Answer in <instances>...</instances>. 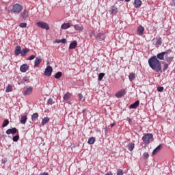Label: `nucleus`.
Segmentation results:
<instances>
[{
    "label": "nucleus",
    "mask_w": 175,
    "mask_h": 175,
    "mask_svg": "<svg viewBox=\"0 0 175 175\" xmlns=\"http://www.w3.org/2000/svg\"><path fill=\"white\" fill-rule=\"evenodd\" d=\"M148 64L150 68L155 72H161L162 70V67L161 66V62H159V59H158L157 56H152L148 59Z\"/></svg>",
    "instance_id": "f257e3e1"
},
{
    "label": "nucleus",
    "mask_w": 175,
    "mask_h": 175,
    "mask_svg": "<svg viewBox=\"0 0 175 175\" xmlns=\"http://www.w3.org/2000/svg\"><path fill=\"white\" fill-rule=\"evenodd\" d=\"M170 53H172V49H168L164 52L158 53L157 58L160 61H165H165L167 62V64H169V65H170V64L172 63V61H173V59H174L173 57L167 56L169 55V54H170Z\"/></svg>",
    "instance_id": "f03ea898"
},
{
    "label": "nucleus",
    "mask_w": 175,
    "mask_h": 175,
    "mask_svg": "<svg viewBox=\"0 0 175 175\" xmlns=\"http://www.w3.org/2000/svg\"><path fill=\"white\" fill-rule=\"evenodd\" d=\"M153 135L151 133L144 134L142 140L145 144H150L152 140Z\"/></svg>",
    "instance_id": "7ed1b4c3"
},
{
    "label": "nucleus",
    "mask_w": 175,
    "mask_h": 175,
    "mask_svg": "<svg viewBox=\"0 0 175 175\" xmlns=\"http://www.w3.org/2000/svg\"><path fill=\"white\" fill-rule=\"evenodd\" d=\"M37 27L39 28H42V29H46V31H49L50 29V27L49 26V24L46 23L43 21H39L36 23Z\"/></svg>",
    "instance_id": "20e7f679"
},
{
    "label": "nucleus",
    "mask_w": 175,
    "mask_h": 175,
    "mask_svg": "<svg viewBox=\"0 0 175 175\" xmlns=\"http://www.w3.org/2000/svg\"><path fill=\"white\" fill-rule=\"evenodd\" d=\"M95 38L99 42H102V40H105V39H106V33L103 31L98 33L95 36Z\"/></svg>",
    "instance_id": "39448f33"
},
{
    "label": "nucleus",
    "mask_w": 175,
    "mask_h": 175,
    "mask_svg": "<svg viewBox=\"0 0 175 175\" xmlns=\"http://www.w3.org/2000/svg\"><path fill=\"white\" fill-rule=\"evenodd\" d=\"M23 10V7L20 4H15L13 5L12 8V12L14 13H21V12Z\"/></svg>",
    "instance_id": "423d86ee"
},
{
    "label": "nucleus",
    "mask_w": 175,
    "mask_h": 175,
    "mask_svg": "<svg viewBox=\"0 0 175 175\" xmlns=\"http://www.w3.org/2000/svg\"><path fill=\"white\" fill-rule=\"evenodd\" d=\"M53 73V67L48 66L44 72V76H47L48 77H50L51 76V74Z\"/></svg>",
    "instance_id": "0eeeda50"
},
{
    "label": "nucleus",
    "mask_w": 175,
    "mask_h": 175,
    "mask_svg": "<svg viewBox=\"0 0 175 175\" xmlns=\"http://www.w3.org/2000/svg\"><path fill=\"white\" fill-rule=\"evenodd\" d=\"M33 90V88H32V86L27 87L23 90V95H31Z\"/></svg>",
    "instance_id": "6e6552de"
},
{
    "label": "nucleus",
    "mask_w": 175,
    "mask_h": 175,
    "mask_svg": "<svg viewBox=\"0 0 175 175\" xmlns=\"http://www.w3.org/2000/svg\"><path fill=\"white\" fill-rule=\"evenodd\" d=\"M28 17H29V13L28 12V11H27V10H25L21 14V18H22V20H23V21H25V20H27V18H28Z\"/></svg>",
    "instance_id": "1a4fd4ad"
},
{
    "label": "nucleus",
    "mask_w": 175,
    "mask_h": 175,
    "mask_svg": "<svg viewBox=\"0 0 175 175\" xmlns=\"http://www.w3.org/2000/svg\"><path fill=\"white\" fill-rule=\"evenodd\" d=\"M16 133H17V129L16 127L9 129L6 131L7 135H16Z\"/></svg>",
    "instance_id": "9d476101"
},
{
    "label": "nucleus",
    "mask_w": 175,
    "mask_h": 175,
    "mask_svg": "<svg viewBox=\"0 0 175 175\" xmlns=\"http://www.w3.org/2000/svg\"><path fill=\"white\" fill-rule=\"evenodd\" d=\"M144 27L139 25L137 29V33L138 35H139V36H142V35L144 34Z\"/></svg>",
    "instance_id": "9b49d317"
},
{
    "label": "nucleus",
    "mask_w": 175,
    "mask_h": 175,
    "mask_svg": "<svg viewBox=\"0 0 175 175\" xmlns=\"http://www.w3.org/2000/svg\"><path fill=\"white\" fill-rule=\"evenodd\" d=\"M42 62V57L40 56L36 58L34 61V66L35 68H38L39 65H40V63Z\"/></svg>",
    "instance_id": "f8f14e48"
},
{
    "label": "nucleus",
    "mask_w": 175,
    "mask_h": 175,
    "mask_svg": "<svg viewBox=\"0 0 175 175\" xmlns=\"http://www.w3.org/2000/svg\"><path fill=\"white\" fill-rule=\"evenodd\" d=\"M126 94V92L125 90H122L119 91L118 93H116V98H121L122 96H124Z\"/></svg>",
    "instance_id": "ddd939ff"
},
{
    "label": "nucleus",
    "mask_w": 175,
    "mask_h": 175,
    "mask_svg": "<svg viewBox=\"0 0 175 175\" xmlns=\"http://www.w3.org/2000/svg\"><path fill=\"white\" fill-rule=\"evenodd\" d=\"M127 150H129V151H133V150L135 149V143L133 142H130L128 144L127 146H126Z\"/></svg>",
    "instance_id": "4468645a"
},
{
    "label": "nucleus",
    "mask_w": 175,
    "mask_h": 175,
    "mask_svg": "<svg viewBox=\"0 0 175 175\" xmlns=\"http://www.w3.org/2000/svg\"><path fill=\"white\" fill-rule=\"evenodd\" d=\"M28 69H29V66H28L27 64H23L20 67L21 72H27V70H28Z\"/></svg>",
    "instance_id": "2eb2a0df"
},
{
    "label": "nucleus",
    "mask_w": 175,
    "mask_h": 175,
    "mask_svg": "<svg viewBox=\"0 0 175 175\" xmlns=\"http://www.w3.org/2000/svg\"><path fill=\"white\" fill-rule=\"evenodd\" d=\"M139 105H140V101L137 100L130 105L129 109H137V107H139Z\"/></svg>",
    "instance_id": "dca6fc26"
},
{
    "label": "nucleus",
    "mask_w": 175,
    "mask_h": 175,
    "mask_svg": "<svg viewBox=\"0 0 175 175\" xmlns=\"http://www.w3.org/2000/svg\"><path fill=\"white\" fill-rule=\"evenodd\" d=\"M163 147L162 144L159 145L152 152V155H157L159 151H161V148Z\"/></svg>",
    "instance_id": "f3484780"
},
{
    "label": "nucleus",
    "mask_w": 175,
    "mask_h": 175,
    "mask_svg": "<svg viewBox=\"0 0 175 175\" xmlns=\"http://www.w3.org/2000/svg\"><path fill=\"white\" fill-rule=\"evenodd\" d=\"M118 10L116 8V6H112L109 10L110 14H117Z\"/></svg>",
    "instance_id": "a211bd4d"
},
{
    "label": "nucleus",
    "mask_w": 175,
    "mask_h": 175,
    "mask_svg": "<svg viewBox=\"0 0 175 175\" xmlns=\"http://www.w3.org/2000/svg\"><path fill=\"white\" fill-rule=\"evenodd\" d=\"M77 47V41L75 40L70 44L69 49L73 50L74 49Z\"/></svg>",
    "instance_id": "6ab92c4d"
},
{
    "label": "nucleus",
    "mask_w": 175,
    "mask_h": 175,
    "mask_svg": "<svg viewBox=\"0 0 175 175\" xmlns=\"http://www.w3.org/2000/svg\"><path fill=\"white\" fill-rule=\"evenodd\" d=\"M29 53V49H23L21 51V55L22 57H25V55H27V53Z\"/></svg>",
    "instance_id": "aec40b11"
},
{
    "label": "nucleus",
    "mask_w": 175,
    "mask_h": 175,
    "mask_svg": "<svg viewBox=\"0 0 175 175\" xmlns=\"http://www.w3.org/2000/svg\"><path fill=\"white\" fill-rule=\"evenodd\" d=\"M134 6L136 8V9H139V8L142 6V1L140 0H135Z\"/></svg>",
    "instance_id": "412c9836"
},
{
    "label": "nucleus",
    "mask_w": 175,
    "mask_h": 175,
    "mask_svg": "<svg viewBox=\"0 0 175 175\" xmlns=\"http://www.w3.org/2000/svg\"><path fill=\"white\" fill-rule=\"evenodd\" d=\"M15 55H20L21 54V46H17L14 51Z\"/></svg>",
    "instance_id": "4be33fe9"
},
{
    "label": "nucleus",
    "mask_w": 175,
    "mask_h": 175,
    "mask_svg": "<svg viewBox=\"0 0 175 175\" xmlns=\"http://www.w3.org/2000/svg\"><path fill=\"white\" fill-rule=\"evenodd\" d=\"M28 120V118L27 117V115L23 116L21 118V123H22L23 125H25L27 123V120Z\"/></svg>",
    "instance_id": "5701e85b"
},
{
    "label": "nucleus",
    "mask_w": 175,
    "mask_h": 175,
    "mask_svg": "<svg viewBox=\"0 0 175 175\" xmlns=\"http://www.w3.org/2000/svg\"><path fill=\"white\" fill-rule=\"evenodd\" d=\"M68 28H70V23H63L61 26L62 29H68Z\"/></svg>",
    "instance_id": "b1692460"
},
{
    "label": "nucleus",
    "mask_w": 175,
    "mask_h": 175,
    "mask_svg": "<svg viewBox=\"0 0 175 175\" xmlns=\"http://www.w3.org/2000/svg\"><path fill=\"white\" fill-rule=\"evenodd\" d=\"M162 44V38H156V42H155V46H161Z\"/></svg>",
    "instance_id": "393cba45"
},
{
    "label": "nucleus",
    "mask_w": 175,
    "mask_h": 175,
    "mask_svg": "<svg viewBox=\"0 0 175 175\" xmlns=\"http://www.w3.org/2000/svg\"><path fill=\"white\" fill-rule=\"evenodd\" d=\"M50 121V118L49 117H45L42 119L41 124L42 125H46V124H47V122H49Z\"/></svg>",
    "instance_id": "a878e982"
},
{
    "label": "nucleus",
    "mask_w": 175,
    "mask_h": 175,
    "mask_svg": "<svg viewBox=\"0 0 175 175\" xmlns=\"http://www.w3.org/2000/svg\"><path fill=\"white\" fill-rule=\"evenodd\" d=\"M74 28L75 31H83L84 29V27H83V26H80L79 25H74Z\"/></svg>",
    "instance_id": "bb28decb"
},
{
    "label": "nucleus",
    "mask_w": 175,
    "mask_h": 175,
    "mask_svg": "<svg viewBox=\"0 0 175 175\" xmlns=\"http://www.w3.org/2000/svg\"><path fill=\"white\" fill-rule=\"evenodd\" d=\"M70 98V94L69 92L66 93L63 96V99L64 100H69Z\"/></svg>",
    "instance_id": "cd10ccee"
},
{
    "label": "nucleus",
    "mask_w": 175,
    "mask_h": 175,
    "mask_svg": "<svg viewBox=\"0 0 175 175\" xmlns=\"http://www.w3.org/2000/svg\"><path fill=\"white\" fill-rule=\"evenodd\" d=\"M162 64L163 65V72L167 70V68H169V63L167 64V63L163 62Z\"/></svg>",
    "instance_id": "c85d7f7f"
},
{
    "label": "nucleus",
    "mask_w": 175,
    "mask_h": 175,
    "mask_svg": "<svg viewBox=\"0 0 175 175\" xmlns=\"http://www.w3.org/2000/svg\"><path fill=\"white\" fill-rule=\"evenodd\" d=\"M38 117H39V114L38 113H35L31 116L32 121H36L38 120Z\"/></svg>",
    "instance_id": "c756f323"
},
{
    "label": "nucleus",
    "mask_w": 175,
    "mask_h": 175,
    "mask_svg": "<svg viewBox=\"0 0 175 175\" xmlns=\"http://www.w3.org/2000/svg\"><path fill=\"white\" fill-rule=\"evenodd\" d=\"M88 143V144H94V143H95V137H92L89 138Z\"/></svg>",
    "instance_id": "7c9ffc66"
},
{
    "label": "nucleus",
    "mask_w": 175,
    "mask_h": 175,
    "mask_svg": "<svg viewBox=\"0 0 175 175\" xmlns=\"http://www.w3.org/2000/svg\"><path fill=\"white\" fill-rule=\"evenodd\" d=\"M135 73H130L129 76V79L130 80V81H133V79H135Z\"/></svg>",
    "instance_id": "2f4dec72"
},
{
    "label": "nucleus",
    "mask_w": 175,
    "mask_h": 175,
    "mask_svg": "<svg viewBox=\"0 0 175 175\" xmlns=\"http://www.w3.org/2000/svg\"><path fill=\"white\" fill-rule=\"evenodd\" d=\"M62 77V72H58L55 75V79H61Z\"/></svg>",
    "instance_id": "473e14b6"
},
{
    "label": "nucleus",
    "mask_w": 175,
    "mask_h": 175,
    "mask_svg": "<svg viewBox=\"0 0 175 175\" xmlns=\"http://www.w3.org/2000/svg\"><path fill=\"white\" fill-rule=\"evenodd\" d=\"M8 125H9V120L6 119L3 121L2 127L5 128V126H8Z\"/></svg>",
    "instance_id": "72a5a7b5"
},
{
    "label": "nucleus",
    "mask_w": 175,
    "mask_h": 175,
    "mask_svg": "<svg viewBox=\"0 0 175 175\" xmlns=\"http://www.w3.org/2000/svg\"><path fill=\"white\" fill-rule=\"evenodd\" d=\"M12 87L11 85H8L6 88L5 92H12Z\"/></svg>",
    "instance_id": "f704fd0d"
},
{
    "label": "nucleus",
    "mask_w": 175,
    "mask_h": 175,
    "mask_svg": "<svg viewBox=\"0 0 175 175\" xmlns=\"http://www.w3.org/2000/svg\"><path fill=\"white\" fill-rule=\"evenodd\" d=\"M103 77H105V73L103 72L100 73L98 75V81H102V79H103Z\"/></svg>",
    "instance_id": "c9c22d12"
},
{
    "label": "nucleus",
    "mask_w": 175,
    "mask_h": 175,
    "mask_svg": "<svg viewBox=\"0 0 175 175\" xmlns=\"http://www.w3.org/2000/svg\"><path fill=\"white\" fill-rule=\"evenodd\" d=\"M79 100H81V102H84L85 100V98H83V94H81V93H79L78 94Z\"/></svg>",
    "instance_id": "e433bc0d"
},
{
    "label": "nucleus",
    "mask_w": 175,
    "mask_h": 175,
    "mask_svg": "<svg viewBox=\"0 0 175 175\" xmlns=\"http://www.w3.org/2000/svg\"><path fill=\"white\" fill-rule=\"evenodd\" d=\"M18 139H20V135H16L13 137L12 140L13 142H18Z\"/></svg>",
    "instance_id": "4c0bfd02"
},
{
    "label": "nucleus",
    "mask_w": 175,
    "mask_h": 175,
    "mask_svg": "<svg viewBox=\"0 0 175 175\" xmlns=\"http://www.w3.org/2000/svg\"><path fill=\"white\" fill-rule=\"evenodd\" d=\"M19 27H21V28H27V23H20Z\"/></svg>",
    "instance_id": "58836bf2"
},
{
    "label": "nucleus",
    "mask_w": 175,
    "mask_h": 175,
    "mask_svg": "<svg viewBox=\"0 0 175 175\" xmlns=\"http://www.w3.org/2000/svg\"><path fill=\"white\" fill-rule=\"evenodd\" d=\"M150 155L148 154V152H144L143 154V158H144V159H148Z\"/></svg>",
    "instance_id": "ea45409f"
},
{
    "label": "nucleus",
    "mask_w": 175,
    "mask_h": 175,
    "mask_svg": "<svg viewBox=\"0 0 175 175\" xmlns=\"http://www.w3.org/2000/svg\"><path fill=\"white\" fill-rule=\"evenodd\" d=\"M117 175H124V171L122 170H118L117 172Z\"/></svg>",
    "instance_id": "a19ab883"
},
{
    "label": "nucleus",
    "mask_w": 175,
    "mask_h": 175,
    "mask_svg": "<svg viewBox=\"0 0 175 175\" xmlns=\"http://www.w3.org/2000/svg\"><path fill=\"white\" fill-rule=\"evenodd\" d=\"M158 92H162L163 91V87L159 86L157 88Z\"/></svg>",
    "instance_id": "79ce46f5"
},
{
    "label": "nucleus",
    "mask_w": 175,
    "mask_h": 175,
    "mask_svg": "<svg viewBox=\"0 0 175 175\" xmlns=\"http://www.w3.org/2000/svg\"><path fill=\"white\" fill-rule=\"evenodd\" d=\"M29 61H32V59H35V55H32L28 57Z\"/></svg>",
    "instance_id": "37998d69"
},
{
    "label": "nucleus",
    "mask_w": 175,
    "mask_h": 175,
    "mask_svg": "<svg viewBox=\"0 0 175 175\" xmlns=\"http://www.w3.org/2000/svg\"><path fill=\"white\" fill-rule=\"evenodd\" d=\"M48 103H49V105H53V103H54V102L53 101V98H49V99L48 100Z\"/></svg>",
    "instance_id": "c03bdc74"
},
{
    "label": "nucleus",
    "mask_w": 175,
    "mask_h": 175,
    "mask_svg": "<svg viewBox=\"0 0 175 175\" xmlns=\"http://www.w3.org/2000/svg\"><path fill=\"white\" fill-rule=\"evenodd\" d=\"M61 43H66V39L64 38L60 40Z\"/></svg>",
    "instance_id": "a18cd8bd"
},
{
    "label": "nucleus",
    "mask_w": 175,
    "mask_h": 175,
    "mask_svg": "<svg viewBox=\"0 0 175 175\" xmlns=\"http://www.w3.org/2000/svg\"><path fill=\"white\" fill-rule=\"evenodd\" d=\"M26 81H28V77H25L23 78V83H26Z\"/></svg>",
    "instance_id": "49530a36"
},
{
    "label": "nucleus",
    "mask_w": 175,
    "mask_h": 175,
    "mask_svg": "<svg viewBox=\"0 0 175 175\" xmlns=\"http://www.w3.org/2000/svg\"><path fill=\"white\" fill-rule=\"evenodd\" d=\"M126 120H127L129 123L132 122V119H131L130 118H127Z\"/></svg>",
    "instance_id": "de8ad7c7"
},
{
    "label": "nucleus",
    "mask_w": 175,
    "mask_h": 175,
    "mask_svg": "<svg viewBox=\"0 0 175 175\" xmlns=\"http://www.w3.org/2000/svg\"><path fill=\"white\" fill-rule=\"evenodd\" d=\"M105 175H113V174L111 173V172H109L105 174Z\"/></svg>",
    "instance_id": "09e8293b"
},
{
    "label": "nucleus",
    "mask_w": 175,
    "mask_h": 175,
    "mask_svg": "<svg viewBox=\"0 0 175 175\" xmlns=\"http://www.w3.org/2000/svg\"><path fill=\"white\" fill-rule=\"evenodd\" d=\"M55 42H56V43H61V40H55Z\"/></svg>",
    "instance_id": "8fccbe9b"
},
{
    "label": "nucleus",
    "mask_w": 175,
    "mask_h": 175,
    "mask_svg": "<svg viewBox=\"0 0 175 175\" xmlns=\"http://www.w3.org/2000/svg\"><path fill=\"white\" fill-rule=\"evenodd\" d=\"M93 36H94V31L90 33V38H92Z\"/></svg>",
    "instance_id": "3c124183"
},
{
    "label": "nucleus",
    "mask_w": 175,
    "mask_h": 175,
    "mask_svg": "<svg viewBox=\"0 0 175 175\" xmlns=\"http://www.w3.org/2000/svg\"><path fill=\"white\" fill-rule=\"evenodd\" d=\"M116 125V123H112L111 124V128H113V126H114Z\"/></svg>",
    "instance_id": "603ef678"
},
{
    "label": "nucleus",
    "mask_w": 175,
    "mask_h": 175,
    "mask_svg": "<svg viewBox=\"0 0 175 175\" xmlns=\"http://www.w3.org/2000/svg\"><path fill=\"white\" fill-rule=\"evenodd\" d=\"M172 5H173V6H175V0L172 1Z\"/></svg>",
    "instance_id": "864d4df0"
},
{
    "label": "nucleus",
    "mask_w": 175,
    "mask_h": 175,
    "mask_svg": "<svg viewBox=\"0 0 175 175\" xmlns=\"http://www.w3.org/2000/svg\"><path fill=\"white\" fill-rule=\"evenodd\" d=\"M131 0H125V2H129Z\"/></svg>",
    "instance_id": "5fc2aeb1"
},
{
    "label": "nucleus",
    "mask_w": 175,
    "mask_h": 175,
    "mask_svg": "<svg viewBox=\"0 0 175 175\" xmlns=\"http://www.w3.org/2000/svg\"><path fill=\"white\" fill-rule=\"evenodd\" d=\"M119 1H124V0H119Z\"/></svg>",
    "instance_id": "6e6d98bb"
}]
</instances>
